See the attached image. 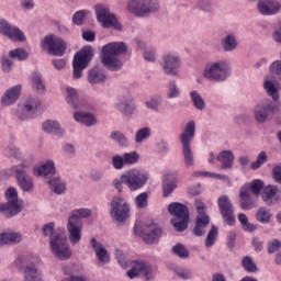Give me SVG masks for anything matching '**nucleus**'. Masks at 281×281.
<instances>
[{
    "label": "nucleus",
    "instance_id": "f257e3e1",
    "mask_svg": "<svg viewBox=\"0 0 281 281\" xmlns=\"http://www.w3.org/2000/svg\"><path fill=\"white\" fill-rule=\"evenodd\" d=\"M128 52V46L124 42H112L102 47L101 60L110 71H120L122 69V60L117 56H122Z\"/></svg>",
    "mask_w": 281,
    "mask_h": 281
},
{
    "label": "nucleus",
    "instance_id": "f03ea898",
    "mask_svg": "<svg viewBox=\"0 0 281 281\" xmlns=\"http://www.w3.org/2000/svg\"><path fill=\"white\" fill-rule=\"evenodd\" d=\"M232 76V67L225 60H211L204 65L202 78L209 82H226Z\"/></svg>",
    "mask_w": 281,
    "mask_h": 281
},
{
    "label": "nucleus",
    "instance_id": "7ed1b4c3",
    "mask_svg": "<svg viewBox=\"0 0 281 281\" xmlns=\"http://www.w3.org/2000/svg\"><path fill=\"white\" fill-rule=\"evenodd\" d=\"M196 136V123L189 121L179 134V142L182 146V155L186 166H194V154L192 153V142Z\"/></svg>",
    "mask_w": 281,
    "mask_h": 281
},
{
    "label": "nucleus",
    "instance_id": "20e7f679",
    "mask_svg": "<svg viewBox=\"0 0 281 281\" xmlns=\"http://www.w3.org/2000/svg\"><path fill=\"white\" fill-rule=\"evenodd\" d=\"M168 212L173 216L171 225L176 232H186L190 224V211L188 210V206L179 202H173L169 204Z\"/></svg>",
    "mask_w": 281,
    "mask_h": 281
},
{
    "label": "nucleus",
    "instance_id": "39448f33",
    "mask_svg": "<svg viewBox=\"0 0 281 281\" xmlns=\"http://www.w3.org/2000/svg\"><path fill=\"white\" fill-rule=\"evenodd\" d=\"M93 58V47L85 46L78 53L75 54L72 59V78L80 80L82 78V71L89 67V63Z\"/></svg>",
    "mask_w": 281,
    "mask_h": 281
},
{
    "label": "nucleus",
    "instance_id": "423d86ee",
    "mask_svg": "<svg viewBox=\"0 0 281 281\" xmlns=\"http://www.w3.org/2000/svg\"><path fill=\"white\" fill-rule=\"evenodd\" d=\"M278 111H280V104L266 99L254 106L252 113L257 124H265V122H268L269 117H271V115H276Z\"/></svg>",
    "mask_w": 281,
    "mask_h": 281
},
{
    "label": "nucleus",
    "instance_id": "0eeeda50",
    "mask_svg": "<svg viewBox=\"0 0 281 281\" xmlns=\"http://www.w3.org/2000/svg\"><path fill=\"white\" fill-rule=\"evenodd\" d=\"M127 10L135 16H149L159 11L157 0H127Z\"/></svg>",
    "mask_w": 281,
    "mask_h": 281
},
{
    "label": "nucleus",
    "instance_id": "6e6552de",
    "mask_svg": "<svg viewBox=\"0 0 281 281\" xmlns=\"http://www.w3.org/2000/svg\"><path fill=\"white\" fill-rule=\"evenodd\" d=\"M40 47L43 52H47V54H52L53 56H65V52H67L65 40L54 34L44 36L40 43Z\"/></svg>",
    "mask_w": 281,
    "mask_h": 281
},
{
    "label": "nucleus",
    "instance_id": "1a4fd4ad",
    "mask_svg": "<svg viewBox=\"0 0 281 281\" xmlns=\"http://www.w3.org/2000/svg\"><path fill=\"white\" fill-rule=\"evenodd\" d=\"M40 47L43 52H47V54H52L53 56H65V52H67L65 40L54 34L44 36L40 43Z\"/></svg>",
    "mask_w": 281,
    "mask_h": 281
},
{
    "label": "nucleus",
    "instance_id": "9d476101",
    "mask_svg": "<svg viewBox=\"0 0 281 281\" xmlns=\"http://www.w3.org/2000/svg\"><path fill=\"white\" fill-rule=\"evenodd\" d=\"M5 199L8 202L0 204V212L7 218H12V216H16L23 210V204L19 202V193L14 188H9L5 191Z\"/></svg>",
    "mask_w": 281,
    "mask_h": 281
},
{
    "label": "nucleus",
    "instance_id": "9b49d317",
    "mask_svg": "<svg viewBox=\"0 0 281 281\" xmlns=\"http://www.w3.org/2000/svg\"><path fill=\"white\" fill-rule=\"evenodd\" d=\"M126 276L130 280H135V278H142L144 281L155 280L153 274V266L144 260H133L130 262V270H127Z\"/></svg>",
    "mask_w": 281,
    "mask_h": 281
},
{
    "label": "nucleus",
    "instance_id": "f8f14e48",
    "mask_svg": "<svg viewBox=\"0 0 281 281\" xmlns=\"http://www.w3.org/2000/svg\"><path fill=\"white\" fill-rule=\"evenodd\" d=\"M94 12L97 16V21L101 23L102 27H113L116 32H122V23L115 16V14L111 13L109 7L104 4H97L94 7Z\"/></svg>",
    "mask_w": 281,
    "mask_h": 281
},
{
    "label": "nucleus",
    "instance_id": "ddd939ff",
    "mask_svg": "<svg viewBox=\"0 0 281 281\" xmlns=\"http://www.w3.org/2000/svg\"><path fill=\"white\" fill-rule=\"evenodd\" d=\"M49 247L58 260H69L71 258V248L69 247V241H67V236L63 234L54 235L50 238Z\"/></svg>",
    "mask_w": 281,
    "mask_h": 281
},
{
    "label": "nucleus",
    "instance_id": "4468645a",
    "mask_svg": "<svg viewBox=\"0 0 281 281\" xmlns=\"http://www.w3.org/2000/svg\"><path fill=\"white\" fill-rule=\"evenodd\" d=\"M110 214L117 223H124L131 216V205L122 196H114L111 203Z\"/></svg>",
    "mask_w": 281,
    "mask_h": 281
},
{
    "label": "nucleus",
    "instance_id": "2eb2a0df",
    "mask_svg": "<svg viewBox=\"0 0 281 281\" xmlns=\"http://www.w3.org/2000/svg\"><path fill=\"white\" fill-rule=\"evenodd\" d=\"M161 68L167 76H179L181 56L175 52L165 53L161 57Z\"/></svg>",
    "mask_w": 281,
    "mask_h": 281
},
{
    "label": "nucleus",
    "instance_id": "dca6fc26",
    "mask_svg": "<svg viewBox=\"0 0 281 281\" xmlns=\"http://www.w3.org/2000/svg\"><path fill=\"white\" fill-rule=\"evenodd\" d=\"M217 205L222 218L226 225H236V218H234V204H232V200L227 195H221L217 199Z\"/></svg>",
    "mask_w": 281,
    "mask_h": 281
},
{
    "label": "nucleus",
    "instance_id": "f3484780",
    "mask_svg": "<svg viewBox=\"0 0 281 281\" xmlns=\"http://www.w3.org/2000/svg\"><path fill=\"white\" fill-rule=\"evenodd\" d=\"M114 108L119 110L122 115H125L126 117H131L133 113H135V109L137 106L135 105V99L131 94H124L117 98Z\"/></svg>",
    "mask_w": 281,
    "mask_h": 281
},
{
    "label": "nucleus",
    "instance_id": "a211bd4d",
    "mask_svg": "<svg viewBox=\"0 0 281 281\" xmlns=\"http://www.w3.org/2000/svg\"><path fill=\"white\" fill-rule=\"evenodd\" d=\"M257 10L262 16H276L281 12L280 0H257Z\"/></svg>",
    "mask_w": 281,
    "mask_h": 281
},
{
    "label": "nucleus",
    "instance_id": "6ab92c4d",
    "mask_svg": "<svg viewBox=\"0 0 281 281\" xmlns=\"http://www.w3.org/2000/svg\"><path fill=\"white\" fill-rule=\"evenodd\" d=\"M67 232L71 245H78L82 240V220L68 218Z\"/></svg>",
    "mask_w": 281,
    "mask_h": 281
},
{
    "label": "nucleus",
    "instance_id": "aec40b11",
    "mask_svg": "<svg viewBox=\"0 0 281 281\" xmlns=\"http://www.w3.org/2000/svg\"><path fill=\"white\" fill-rule=\"evenodd\" d=\"M33 175L35 177H54L56 175V162L48 159L36 164L33 167Z\"/></svg>",
    "mask_w": 281,
    "mask_h": 281
},
{
    "label": "nucleus",
    "instance_id": "412c9836",
    "mask_svg": "<svg viewBox=\"0 0 281 281\" xmlns=\"http://www.w3.org/2000/svg\"><path fill=\"white\" fill-rule=\"evenodd\" d=\"M281 191L278 187L268 184L263 188L261 192V199L266 205H276L281 201Z\"/></svg>",
    "mask_w": 281,
    "mask_h": 281
},
{
    "label": "nucleus",
    "instance_id": "4be33fe9",
    "mask_svg": "<svg viewBox=\"0 0 281 281\" xmlns=\"http://www.w3.org/2000/svg\"><path fill=\"white\" fill-rule=\"evenodd\" d=\"M22 89L23 87L21 85L7 89L0 99L2 106H12V104H16V101L21 97Z\"/></svg>",
    "mask_w": 281,
    "mask_h": 281
},
{
    "label": "nucleus",
    "instance_id": "5701e85b",
    "mask_svg": "<svg viewBox=\"0 0 281 281\" xmlns=\"http://www.w3.org/2000/svg\"><path fill=\"white\" fill-rule=\"evenodd\" d=\"M0 34H3V36L11 41H25V34L19 27L11 26L5 20L0 21Z\"/></svg>",
    "mask_w": 281,
    "mask_h": 281
},
{
    "label": "nucleus",
    "instance_id": "b1692460",
    "mask_svg": "<svg viewBox=\"0 0 281 281\" xmlns=\"http://www.w3.org/2000/svg\"><path fill=\"white\" fill-rule=\"evenodd\" d=\"M66 102L70 109H87V102L78 95V90L68 87L66 88Z\"/></svg>",
    "mask_w": 281,
    "mask_h": 281
},
{
    "label": "nucleus",
    "instance_id": "393cba45",
    "mask_svg": "<svg viewBox=\"0 0 281 281\" xmlns=\"http://www.w3.org/2000/svg\"><path fill=\"white\" fill-rule=\"evenodd\" d=\"M72 117L78 124H83V126H95L98 124V119L91 112L85 111V109L75 110Z\"/></svg>",
    "mask_w": 281,
    "mask_h": 281
},
{
    "label": "nucleus",
    "instance_id": "a878e982",
    "mask_svg": "<svg viewBox=\"0 0 281 281\" xmlns=\"http://www.w3.org/2000/svg\"><path fill=\"white\" fill-rule=\"evenodd\" d=\"M142 238L144 243H147V245H154L155 243H159V238H161L160 227L157 224L148 225L144 229Z\"/></svg>",
    "mask_w": 281,
    "mask_h": 281
},
{
    "label": "nucleus",
    "instance_id": "bb28decb",
    "mask_svg": "<svg viewBox=\"0 0 281 281\" xmlns=\"http://www.w3.org/2000/svg\"><path fill=\"white\" fill-rule=\"evenodd\" d=\"M42 131L46 135H55V137H64L66 135L65 127L58 121L47 120L42 124Z\"/></svg>",
    "mask_w": 281,
    "mask_h": 281
},
{
    "label": "nucleus",
    "instance_id": "cd10ccee",
    "mask_svg": "<svg viewBox=\"0 0 281 281\" xmlns=\"http://www.w3.org/2000/svg\"><path fill=\"white\" fill-rule=\"evenodd\" d=\"M90 245L99 262H102L103 265L111 262V256H109V251H106V248H104V245H102V243H99L95 237H92L90 239Z\"/></svg>",
    "mask_w": 281,
    "mask_h": 281
},
{
    "label": "nucleus",
    "instance_id": "c85d7f7f",
    "mask_svg": "<svg viewBox=\"0 0 281 281\" xmlns=\"http://www.w3.org/2000/svg\"><path fill=\"white\" fill-rule=\"evenodd\" d=\"M263 89L268 93L270 98L274 102H278L280 100V83L278 81L271 79V77H266L263 80Z\"/></svg>",
    "mask_w": 281,
    "mask_h": 281
},
{
    "label": "nucleus",
    "instance_id": "c756f323",
    "mask_svg": "<svg viewBox=\"0 0 281 281\" xmlns=\"http://www.w3.org/2000/svg\"><path fill=\"white\" fill-rule=\"evenodd\" d=\"M87 78L90 85H101L106 80V74L102 68L94 66L88 70Z\"/></svg>",
    "mask_w": 281,
    "mask_h": 281
},
{
    "label": "nucleus",
    "instance_id": "7c9ffc66",
    "mask_svg": "<svg viewBox=\"0 0 281 281\" xmlns=\"http://www.w3.org/2000/svg\"><path fill=\"white\" fill-rule=\"evenodd\" d=\"M223 52H236L238 49V38L235 33H228L221 40Z\"/></svg>",
    "mask_w": 281,
    "mask_h": 281
},
{
    "label": "nucleus",
    "instance_id": "2f4dec72",
    "mask_svg": "<svg viewBox=\"0 0 281 281\" xmlns=\"http://www.w3.org/2000/svg\"><path fill=\"white\" fill-rule=\"evenodd\" d=\"M217 161L221 164L222 170H228L234 166V153L232 150H222L220 155L216 156Z\"/></svg>",
    "mask_w": 281,
    "mask_h": 281
},
{
    "label": "nucleus",
    "instance_id": "473e14b6",
    "mask_svg": "<svg viewBox=\"0 0 281 281\" xmlns=\"http://www.w3.org/2000/svg\"><path fill=\"white\" fill-rule=\"evenodd\" d=\"M27 176V167L24 164L12 166L9 169L0 171V177H25Z\"/></svg>",
    "mask_w": 281,
    "mask_h": 281
},
{
    "label": "nucleus",
    "instance_id": "72a5a7b5",
    "mask_svg": "<svg viewBox=\"0 0 281 281\" xmlns=\"http://www.w3.org/2000/svg\"><path fill=\"white\" fill-rule=\"evenodd\" d=\"M30 80L31 87L36 91V93H45V80H43V75H41V72L33 71Z\"/></svg>",
    "mask_w": 281,
    "mask_h": 281
},
{
    "label": "nucleus",
    "instance_id": "f704fd0d",
    "mask_svg": "<svg viewBox=\"0 0 281 281\" xmlns=\"http://www.w3.org/2000/svg\"><path fill=\"white\" fill-rule=\"evenodd\" d=\"M48 186L54 194H65L67 191V183H65L60 178H50L48 180Z\"/></svg>",
    "mask_w": 281,
    "mask_h": 281
},
{
    "label": "nucleus",
    "instance_id": "c9c22d12",
    "mask_svg": "<svg viewBox=\"0 0 281 281\" xmlns=\"http://www.w3.org/2000/svg\"><path fill=\"white\" fill-rule=\"evenodd\" d=\"M239 199L241 210H251V207H254V201L251 200V193H249V189L241 188L239 191Z\"/></svg>",
    "mask_w": 281,
    "mask_h": 281
},
{
    "label": "nucleus",
    "instance_id": "e433bc0d",
    "mask_svg": "<svg viewBox=\"0 0 281 281\" xmlns=\"http://www.w3.org/2000/svg\"><path fill=\"white\" fill-rule=\"evenodd\" d=\"M110 139L119 144V146H121L122 148H128V146H131V143L128 142L126 135H124V133L120 131H112L110 133Z\"/></svg>",
    "mask_w": 281,
    "mask_h": 281
},
{
    "label": "nucleus",
    "instance_id": "4c0bfd02",
    "mask_svg": "<svg viewBox=\"0 0 281 281\" xmlns=\"http://www.w3.org/2000/svg\"><path fill=\"white\" fill-rule=\"evenodd\" d=\"M210 225V217L196 216L195 227L193 228L194 236H203L205 227Z\"/></svg>",
    "mask_w": 281,
    "mask_h": 281
},
{
    "label": "nucleus",
    "instance_id": "58836bf2",
    "mask_svg": "<svg viewBox=\"0 0 281 281\" xmlns=\"http://www.w3.org/2000/svg\"><path fill=\"white\" fill-rule=\"evenodd\" d=\"M146 177H128L126 178V186L130 190L135 191L139 190V188H144V186H146Z\"/></svg>",
    "mask_w": 281,
    "mask_h": 281
},
{
    "label": "nucleus",
    "instance_id": "ea45409f",
    "mask_svg": "<svg viewBox=\"0 0 281 281\" xmlns=\"http://www.w3.org/2000/svg\"><path fill=\"white\" fill-rule=\"evenodd\" d=\"M14 243H21V234H18V233L0 234V247H3V245H10Z\"/></svg>",
    "mask_w": 281,
    "mask_h": 281
},
{
    "label": "nucleus",
    "instance_id": "a19ab883",
    "mask_svg": "<svg viewBox=\"0 0 281 281\" xmlns=\"http://www.w3.org/2000/svg\"><path fill=\"white\" fill-rule=\"evenodd\" d=\"M150 135H153V130H150V127H142L135 133L134 142L135 144H144V142H146Z\"/></svg>",
    "mask_w": 281,
    "mask_h": 281
},
{
    "label": "nucleus",
    "instance_id": "79ce46f5",
    "mask_svg": "<svg viewBox=\"0 0 281 281\" xmlns=\"http://www.w3.org/2000/svg\"><path fill=\"white\" fill-rule=\"evenodd\" d=\"M268 161H269V156L267 155V151H260L257 155L256 160L250 162L249 168L250 170H258L262 168V166H265V164H267Z\"/></svg>",
    "mask_w": 281,
    "mask_h": 281
},
{
    "label": "nucleus",
    "instance_id": "37998d69",
    "mask_svg": "<svg viewBox=\"0 0 281 281\" xmlns=\"http://www.w3.org/2000/svg\"><path fill=\"white\" fill-rule=\"evenodd\" d=\"M243 188L248 190V193L251 194H260L262 190H265V182L260 179H255L250 184H245Z\"/></svg>",
    "mask_w": 281,
    "mask_h": 281
},
{
    "label": "nucleus",
    "instance_id": "c03bdc74",
    "mask_svg": "<svg viewBox=\"0 0 281 281\" xmlns=\"http://www.w3.org/2000/svg\"><path fill=\"white\" fill-rule=\"evenodd\" d=\"M271 216V211L265 206H261L256 213V221L266 225L267 223H270Z\"/></svg>",
    "mask_w": 281,
    "mask_h": 281
},
{
    "label": "nucleus",
    "instance_id": "a18cd8bd",
    "mask_svg": "<svg viewBox=\"0 0 281 281\" xmlns=\"http://www.w3.org/2000/svg\"><path fill=\"white\" fill-rule=\"evenodd\" d=\"M190 99L193 102V105L198 111H204L205 110V100H203V97L199 93V91L193 90L190 92Z\"/></svg>",
    "mask_w": 281,
    "mask_h": 281
},
{
    "label": "nucleus",
    "instance_id": "49530a36",
    "mask_svg": "<svg viewBox=\"0 0 281 281\" xmlns=\"http://www.w3.org/2000/svg\"><path fill=\"white\" fill-rule=\"evenodd\" d=\"M18 184L23 192L34 191V180L31 177H19Z\"/></svg>",
    "mask_w": 281,
    "mask_h": 281
},
{
    "label": "nucleus",
    "instance_id": "de8ad7c7",
    "mask_svg": "<svg viewBox=\"0 0 281 281\" xmlns=\"http://www.w3.org/2000/svg\"><path fill=\"white\" fill-rule=\"evenodd\" d=\"M164 102V98L160 95L153 97L151 99L145 101L146 109L149 111H154L155 113H159V105Z\"/></svg>",
    "mask_w": 281,
    "mask_h": 281
},
{
    "label": "nucleus",
    "instance_id": "09e8293b",
    "mask_svg": "<svg viewBox=\"0 0 281 281\" xmlns=\"http://www.w3.org/2000/svg\"><path fill=\"white\" fill-rule=\"evenodd\" d=\"M238 221L244 229V232H256L258 227L254 223H249V218H247V215L245 213H240L238 215Z\"/></svg>",
    "mask_w": 281,
    "mask_h": 281
},
{
    "label": "nucleus",
    "instance_id": "8fccbe9b",
    "mask_svg": "<svg viewBox=\"0 0 281 281\" xmlns=\"http://www.w3.org/2000/svg\"><path fill=\"white\" fill-rule=\"evenodd\" d=\"M22 106H24L25 110L32 114L36 111V109H38L41 106V100H38L37 98H34V97H29L24 101Z\"/></svg>",
    "mask_w": 281,
    "mask_h": 281
},
{
    "label": "nucleus",
    "instance_id": "3c124183",
    "mask_svg": "<svg viewBox=\"0 0 281 281\" xmlns=\"http://www.w3.org/2000/svg\"><path fill=\"white\" fill-rule=\"evenodd\" d=\"M181 95V89L177 86V81L172 80L168 85L167 98L168 100H175Z\"/></svg>",
    "mask_w": 281,
    "mask_h": 281
},
{
    "label": "nucleus",
    "instance_id": "603ef678",
    "mask_svg": "<svg viewBox=\"0 0 281 281\" xmlns=\"http://www.w3.org/2000/svg\"><path fill=\"white\" fill-rule=\"evenodd\" d=\"M177 188V180H170V179H165L162 181V191H164V196L168 198L172 192H175Z\"/></svg>",
    "mask_w": 281,
    "mask_h": 281
},
{
    "label": "nucleus",
    "instance_id": "864d4df0",
    "mask_svg": "<svg viewBox=\"0 0 281 281\" xmlns=\"http://www.w3.org/2000/svg\"><path fill=\"white\" fill-rule=\"evenodd\" d=\"M24 281H41V277L36 274V267L34 265L27 266L24 269Z\"/></svg>",
    "mask_w": 281,
    "mask_h": 281
},
{
    "label": "nucleus",
    "instance_id": "5fc2aeb1",
    "mask_svg": "<svg viewBox=\"0 0 281 281\" xmlns=\"http://www.w3.org/2000/svg\"><path fill=\"white\" fill-rule=\"evenodd\" d=\"M4 155H5V157H10L12 159H18L19 161H21V159H23V153H21V149H19V147H16V146H9V147L4 148Z\"/></svg>",
    "mask_w": 281,
    "mask_h": 281
},
{
    "label": "nucleus",
    "instance_id": "6e6d98bb",
    "mask_svg": "<svg viewBox=\"0 0 281 281\" xmlns=\"http://www.w3.org/2000/svg\"><path fill=\"white\" fill-rule=\"evenodd\" d=\"M241 267L247 271V273H256V271H258V266H256L249 256L243 258Z\"/></svg>",
    "mask_w": 281,
    "mask_h": 281
},
{
    "label": "nucleus",
    "instance_id": "4d7b16f0",
    "mask_svg": "<svg viewBox=\"0 0 281 281\" xmlns=\"http://www.w3.org/2000/svg\"><path fill=\"white\" fill-rule=\"evenodd\" d=\"M123 159L125 161V166H135L139 161V153L130 151L123 154Z\"/></svg>",
    "mask_w": 281,
    "mask_h": 281
},
{
    "label": "nucleus",
    "instance_id": "13d9d810",
    "mask_svg": "<svg viewBox=\"0 0 281 281\" xmlns=\"http://www.w3.org/2000/svg\"><path fill=\"white\" fill-rule=\"evenodd\" d=\"M14 58L10 57V53L8 55H3L1 58V68L5 74H10L12 71V67H14V63L12 61Z\"/></svg>",
    "mask_w": 281,
    "mask_h": 281
},
{
    "label": "nucleus",
    "instance_id": "bf43d9fd",
    "mask_svg": "<svg viewBox=\"0 0 281 281\" xmlns=\"http://www.w3.org/2000/svg\"><path fill=\"white\" fill-rule=\"evenodd\" d=\"M15 117L20 120V122H27V120H32V112L27 111L24 105H19L15 111Z\"/></svg>",
    "mask_w": 281,
    "mask_h": 281
},
{
    "label": "nucleus",
    "instance_id": "052dcab7",
    "mask_svg": "<svg viewBox=\"0 0 281 281\" xmlns=\"http://www.w3.org/2000/svg\"><path fill=\"white\" fill-rule=\"evenodd\" d=\"M91 216V210L89 209H78L72 211L69 218H75V221H81V218H89Z\"/></svg>",
    "mask_w": 281,
    "mask_h": 281
},
{
    "label": "nucleus",
    "instance_id": "680f3d73",
    "mask_svg": "<svg viewBox=\"0 0 281 281\" xmlns=\"http://www.w3.org/2000/svg\"><path fill=\"white\" fill-rule=\"evenodd\" d=\"M10 58H15L16 60H27V50L25 48H15L9 52Z\"/></svg>",
    "mask_w": 281,
    "mask_h": 281
},
{
    "label": "nucleus",
    "instance_id": "e2e57ef3",
    "mask_svg": "<svg viewBox=\"0 0 281 281\" xmlns=\"http://www.w3.org/2000/svg\"><path fill=\"white\" fill-rule=\"evenodd\" d=\"M88 14H91V12L89 10H79L74 13L72 22L75 23V25H82L85 23L86 16H88Z\"/></svg>",
    "mask_w": 281,
    "mask_h": 281
},
{
    "label": "nucleus",
    "instance_id": "0e129e2a",
    "mask_svg": "<svg viewBox=\"0 0 281 281\" xmlns=\"http://www.w3.org/2000/svg\"><path fill=\"white\" fill-rule=\"evenodd\" d=\"M218 237V227L212 226L205 241V247H212L214 243H216V238Z\"/></svg>",
    "mask_w": 281,
    "mask_h": 281
},
{
    "label": "nucleus",
    "instance_id": "69168bd1",
    "mask_svg": "<svg viewBox=\"0 0 281 281\" xmlns=\"http://www.w3.org/2000/svg\"><path fill=\"white\" fill-rule=\"evenodd\" d=\"M135 204L138 210H144L148 207V193H139L135 199Z\"/></svg>",
    "mask_w": 281,
    "mask_h": 281
},
{
    "label": "nucleus",
    "instance_id": "338daca9",
    "mask_svg": "<svg viewBox=\"0 0 281 281\" xmlns=\"http://www.w3.org/2000/svg\"><path fill=\"white\" fill-rule=\"evenodd\" d=\"M196 8L201 10V12H214V4H212V0H198Z\"/></svg>",
    "mask_w": 281,
    "mask_h": 281
},
{
    "label": "nucleus",
    "instance_id": "774afa93",
    "mask_svg": "<svg viewBox=\"0 0 281 281\" xmlns=\"http://www.w3.org/2000/svg\"><path fill=\"white\" fill-rule=\"evenodd\" d=\"M112 166L114 170H122L124 166H126V162L124 161V156L121 155H114L112 157Z\"/></svg>",
    "mask_w": 281,
    "mask_h": 281
}]
</instances>
